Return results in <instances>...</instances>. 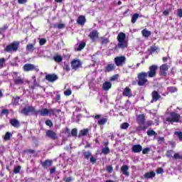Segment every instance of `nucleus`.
Returning <instances> with one entry per match:
<instances>
[{
    "instance_id": "11",
    "label": "nucleus",
    "mask_w": 182,
    "mask_h": 182,
    "mask_svg": "<svg viewBox=\"0 0 182 182\" xmlns=\"http://www.w3.org/2000/svg\"><path fill=\"white\" fill-rule=\"evenodd\" d=\"M46 136L51 140H56L58 139V134H56V132H55L53 130L50 129H48L46 132Z\"/></svg>"
},
{
    "instance_id": "57",
    "label": "nucleus",
    "mask_w": 182,
    "mask_h": 182,
    "mask_svg": "<svg viewBox=\"0 0 182 182\" xmlns=\"http://www.w3.org/2000/svg\"><path fill=\"white\" fill-rule=\"evenodd\" d=\"M110 42V41H109V38H104L102 41V45H106L107 43H109Z\"/></svg>"
},
{
    "instance_id": "36",
    "label": "nucleus",
    "mask_w": 182,
    "mask_h": 182,
    "mask_svg": "<svg viewBox=\"0 0 182 182\" xmlns=\"http://www.w3.org/2000/svg\"><path fill=\"white\" fill-rule=\"evenodd\" d=\"M53 28L57 29H65L66 25H65V23H56L53 25Z\"/></svg>"
},
{
    "instance_id": "27",
    "label": "nucleus",
    "mask_w": 182,
    "mask_h": 182,
    "mask_svg": "<svg viewBox=\"0 0 182 182\" xmlns=\"http://www.w3.org/2000/svg\"><path fill=\"white\" fill-rule=\"evenodd\" d=\"M144 178H153L156 177V173L153 171L147 172L144 175Z\"/></svg>"
},
{
    "instance_id": "32",
    "label": "nucleus",
    "mask_w": 182,
    "mask_h": 182,
    "mask_svg": "<svg viewBox=\"0 0 182 182\" xmlns=\"http://www.w3.org/2000/svg\"><path fill=\"white\" fill-rule=\"evenodd\" d=\"M89 133V129H83L82 130L80 131V133L78 134V137H83L86 136Z\"/></svg>"
},
{
    "instance_id": "55",
    "label": "nucleus",
    "mask_w": 182,
    "mask_h": 182,
    "mask_svg": "<svg viewBox=\"0 0 182 182\" xmlns=\"http://www.w3.org/2000/svg\"><path fill=\"white\" fill-rule=\"evenodd\" d=\"M63 70H65V72H69L70 70V67L69 66V64L65 63L63 66Z\"/></svg>"
},
{
    "instance_id": "51",
    "label": "nucleus",
    "mask_w": 182,
    "mask_h": 182,
    "mask_svg": "<svg viewBox=\"0 0 182 182\" xmlns=\"http://www.w3.org/2000/svg\"><path fill=\"white\" fill-rule=\"evenodd\" d=\"M8 28H9V26L8 24H5L3 27L0 28V32L1 33L5 32L6 29H8Z\"/></svg>"
},
{
    "instance_id": "53",
    "label": "nucleus",
    "mask_w": 182,
    "mask_h": 182,
    "mask_svg": "<svg viewBox=\"0 0 182 182\" xmlns=\"http://www.w3.org/2000/svg\"><path fill=\"white\" fill-rule=\"evenodd\" d=\"M46 126H48L49 127H53V122L50 119H47L46 121Z\"/></svg>"
},
{
    "instance_id": "30",
    "label": "nucleus",
    "mask_w": 182,
    "mask_h": 182,
    "mask_svg": "<svg viewBox=\"0 0 182 182\" xmlns=\"http://www.w3.org/2000/svg\"><path fill=\"white\" fill-rule=\"evenodd\" d=\"M38 112L40 113V116H48L49 109H48V108H43L38 111Z\"/></svg>"
},
{
    "instance_id": "37",
    "label": "nucleus",
    "mask_w": 182,
    "mask_h": 182,
    "mask_svg": "<svg viewBox=\"0 0 182 182\" xmlns=\"http://www.w3.org/2000/svg\"><path fill=\"white\" fill-rule=\"evenodd\" d=\"M146 134L149 137H151V136H154L156 137V136H157V132L153 129H149L146 132Z\"/></svg>"
},
{
    "instance_id": "43",
    "label": "nucleus",
    "mask_w": 182,
    "mask_h": 182,
    "mask_svg": "<svg viewBox=\"0 0 182 182\" xmlns=\"http://www.w3.org/2000/svg\"><path fill=\"white\" fill-rule=\"evenodd\" d=\"M69 136H73V137H77V129H73L71 130V134H69Z\"/></svg>"
},
{
    "instance_id": "33",
    "label": "nucleus",
    "mask_w": 182,
    "mask_h": 182,
    "mask_svg": "<svg viewBox=\"0 0 182 182\" xmlns=\"http://www.w3.org/2000/svg\"><path fill=\"white\" fill-rule=\"evenodd\" d=\"M14 100L11 102V105H13V106H18L19 105V100L21 99V97L19 96H16L13 97Z\"/></svg>"
},
{
    "instance_id": "50",
    "label": "nucleus",
    "mask_w": 182,
    "mask_h": 182,
    "mask_svg": "<svg viewBox=\"0 0 182 182\" xmlns=\"http://www.w3.org/2000/svg\"><path fill=\"white\" fill-rule=\"evenodd\" d=\"M173 159H175V160H182V155L176 153L173 155Z\"/></svg>"
},
{
    "instance_id": "26",
    "label": "nucleus",
    "mask_w": 182,
    "mask_h": 182,
    "mask_svg": "<svg viewBox=\"0 0 182 182\" xmlns=\"http://www.w3.org/2000/svg\"><path fill=\"white\" fill-rule=\"evenodd\" d=\"M109 89H112V82H105L102 85V90H109Z\"/></svg>"
},
{
    "instance_id": "44",
    "label": "nucleus",
    "mask_w": 182,
    "mask_h": 182,
    "mask_svg": "<svg viewBox=\"0 0 182 182\" xmlns=\"http://www.w3.org/2000/svg\"><path fill=\"white\" fill-rule=\"evenodd\" d=\"M36 87H39V83L36 81V80H34L33 81V85L30 86V88L33 90Z\"/></svg>"
},
{
    "instance_id": "9",
    "label": "nucleus",
    "mask_w": 182,
    "mask_h": 182,
    "mask_svg": "<svg viewBox=\"0 0 182 182\" xmlns=\"http://www.w3.org/2000/svg\"><path fill=\"white\" fill-rule=\"evenodd\" d=\"M71 68L73 70H77V69L82 68V61L79 59H73L71 61Z\"/></svg>"
},
{
    "instance_id": "20",
    "label": "nucleus",
    "mask_w": 182,
    "mask_h": 182,
    "mask_svg": "<svg viewBox=\"0 0 182 182\" xmlns=\"http://www.w3.org/2000/svg\"><path fill=\"white\" fill-rule=\"evenodd\" d=\"M152 101L151 102H158L161 98V95L159 94V92L154 90L151 92Z\"/></svg>"
},
{
    "instance_id": "21",
    "label": "nucleus",
    "mask_w": 182,
    "mask_h": 182,
    "mask_svg": "<svg viewBox=\"0 0 182 182\" xmlns=\"http://www.w3.org/2000/svg\"><path fill=\"white\" fill-rule=\"evenodd\" d=\"M143 150V146L140 144L133 145L132 147V151L133 153H140Z\"/></svg>"
},
{
    "instance_id": "23",
    "label": "nucleus",
    "mask_w": 182,
    "mask_h": 182,
    "mask_svg": "<svg viewBox=\"0 0 182 182\" xmlns=\"http://www.w3.org/2000/svg\"><path fill=\"white\" fill-rule=\"evenodd\" d=\"M145 124L144 126H139L138 127V130H146V129H149V127H150V126H153V121H147L144 124Z\"/></svg>"
},
{
    "instance_id": "2",
    "label": "nucleus",
    "mask_w": 182,
    "mask_h": 182,
    "mask_svg": "<svg viewBox=\"0 0 182 182\" xmlns=\"http://www.w3.org/2000/svg\"><path fill=\"white\" fill-rule=\"evenodd\" d=\"M149 75L146 72H141L137 74V85L138 86H145V85H149Z\"/></svg>"
},
{
    "instance_id": "64",
    "label": "nucleus",
    "mask_w": 182,
    "mask_h": 182,
    "mask_svg": "<svg viewBox=\"0 0 182 182\" xmlns=\"http://www.w3.org/2000/svg\"><path fill=\"white\" fill-rule=\"evenodd\" d=\"M178 16L179 18H182V9H178Z\"/></svg>"
},
{
    "instance_id": "40",
    "label": "nucleus",
    "mask_w": 182,
    "mask_h": 182,
    "mask_svg": "<svg viewBox=\"0 0 182 182\" xmlns=\"http://www.w3.org/2000/svg\"><path fill=\"white\" fill-rule=\"evenodd\" d=\"M86 47V43L82 42L79 44L78 48H77V52H80V50L85 49Z\"/></svg>"
},
{
    "instance_id": "22",
    "label": "nucleus",
    "mask_w": 182,
    "mask_h": 182,
    "mask_svg": "<svg viewBox=\"0 0 182 182\" xmlns=\"http://www.w3.org/2000/svg\"><path fill=\"white\" fill-rule=\"evenodd\" d=\"M10 124L16 129H18V127H21V122H19V121L15 118L10 119Z\"/></svg>"
},
{
    "instance_id": "62",
    "label": "nucleus",
    "mask_w": 182,
    "mask_h": 182,
    "mask_svg": "<svg viewBox=\"0 0 182 182\" xmlns=\"http://www.w3.org/2000/svg\"><path fill=\"white\" fill-rule=\"evenodd\" d=\"M107 173H112L113 171V166L112 165L107 166Z\"/></svg>"
},
{
    "instance_id": "52",
    "label": "nucleus",
    "mask_w": 182,
    "mask_h": 182,
    "mask_svg": "<svg viewBox=\"0 0 182 182\" xmlns=\"http://www.w3.org/2000/svg\"><path fill=\"white\" fill-rule=\"evenodd\" d=\"M150 148L146 147V148H144L141 151H142V154H149V152L150 151Z\"/></svg>"
},
{
    "instance_id": "46",
    "label": "nucleus",
    "mask_w": 182,
    "mask_h": 182,
    "mask_svg": "<svg viewBox=\"0 0 182 182\" xmlns=\"http://www.w3.org/2000/svg\"><path fill=\"white\" fill-rule=\"evenodd\" d=\"M105 123H107V118H103L99 120L97 124H99V126H103Z\"/></svg>"
},
{
    "instance_id": "59",
    "label": "nucleus",
    "mask_w": 182,
    "mask_h": 182,
    "mask_svg": "<svg viewBox=\"0 0 182 182\" xmlns=\"http://www.w3.org/2000/svg\"><path fill=\"white\" fill-rule=\"evenodd\" d=\"M158 143H163L164 141V136H158L157 137Z\"/></svg>"
},
{
    "instance_id": "47",
    "label": "nucleus",
    "mask_w": 182,
    "mask_h": 182,
    "mask_svg": "<svg viewBox=\"0 0 182 182\" xmlns=\"http://www.w3.org/2000/svg\"><path fill=\"white\" fill-rule=\"evenodd\" d=\"M11 136H12V134H11V132H7L4 135V140H5L6 141L10 140Z\"/></svg>"
},
{
    "instance_id": "14",
    "label": "nucleus",
    "mask_w": 182,
    "mask_h": 182,
    "mask_svg": "<svg viewBox=\"0 0 182 182\" xmlns=\"http://www.w3.org/2000/svg\"><path fill=\"white\" fill-rule=\"evenodd\" d=\"M122 95L125 97H133V92H132V89H130L129 87H126L122 92Z\"/></svg>"
},
{
    "instance_id": "24",
    "label": "nucleus",
    "mask_w": 182,
    "mask_h": 182,
    "mask_svg": "<svg viewBox=\"0 0 182 182\" xmlns=\"http://www.w3.org/2000/svg\"><path fill=\"white\" fill-rule=\"evenodd\" d=\"M121 171L123 176L126 177H129L130 176V173H129V166L127 165H124L121 167Z\"/></svg>"
},
{
    "instance_id": "6",
    "label": "nucleus",
    "mask_w": 182,
    "mask_h": 182,
    "mask_svg": "<svg viewBox=\"0 0 182 182\" xmlns=\"http://www.w3.org/2000/svg\"><path fill=\"white\" fill-rule=\"evenodd\" d=\"M23 70L24 72H39V67L31 63H27L23 66Z\"/></svg>"
},
{
    "instance_id": "56",
    "label": "nucleus",
    "mask_w": 182,
    "mask_h": 182,
    "mask_svg": "<svg viewBox=\"0 0 182 182\" xmlns=\"http://www.w3.org/2000/svg\"><path fill=\"white\" fill-rule=\"evenodd\" d=\"M65 96H70L72 95V90L70 89H68L64 92Z\"/></svg>"
},
{
    "instance_id": "61",
    "label": "nucleus",
    "mask_w": 182,
    "mask_h": 182,
    "mask_svg": "<svg viewBox=\"0 0 182 182\" xmlns=\"http://www.w3.org/2000/svg\"><path fill=\"white\" fill-rule=\"evenodd\" d=\"M64 181L65 182H72V181H73V178H72V176H69L68 178H64Z\"/></svg>"
},
{
    "instance_id": "3",
    "label": "nucleus",
    "mask_w": 182,
    "mask_h": 182,
    "mask_svg": "<svg viewBox=\"0 0 182 182\" xmlns=\"http://www.w3.org/2000/svg\"><path fill=\"white\" fill-rule=\"evenodd\" d=\"M18 49H19V41H14L6 46L4 52L12 53V52H18Z\"/></svg>"
},
{
    "instance_id": "5",
    "label": "nucleus",
    "mask_w": 182,
    "mask_h": 182,
    "mask_svg": "<svg viewBox=\"0 0 182 182\" xmlns=\"http://www.w3.org/2000/svg\"><path fill=\"white\" fill-rule=\"evenodd\" d=\"M114 62L115 63V66H117L118 68H122V66L126 65V56H117L114 58Z\"/></svg>"
},
{
    "instance_id": "28",
    "label": "nucleus",
    "mask_w": 182,
    "mask_h": 182,
    "mask_svg": "<svg viewBox=\"0 0 182 182\" xmlns=\"http://www.w3.org/2000/svg\"><path fill=\"white\" fill-rule=\"evenodd\" d=\"M141 35L144 38H149V36H151V31L145 28L141 31Z\"/></svg>"
},
{
    "instance_id": "35",
    "label": "nucleus",
    "mask_w": 182,
    "mask_h": 182,
    "mask_svg": "<svg viewBox=\"0 0 182 182\" xmlns=\"http://www.w3.org/2000/svg\"><path fill=\"white\" fill-rule=\"evenodd\" d=\"M129 127H130V124H129L128 122H123L120 125V129L122 130H127V129H129Z\"/></svg>"
},
{
    "instance_id": "12",
    "label": "nucleus",
    "mask_w": 182,
    "mask_h": 182,
    "mask_svg": "<svg viewBox=\"0 0 182 182\" xmlns=\"http://www.w3.org/2000/svg\"><path fill=\"white\" fill-rule=\"evenodd\" d=\"M88 36L92 42H96V39H99V32L97 30H93L90 33Z\"/></svg>"
},
{
    "instance_id": "39",
    "label": "nucleus",
    "mask_w": 182,
    "mask_h": 182,
    "mask_svg": "<svg viewBox=\"0 0 182 182\" xmlns=\"http://www.w3.org/2000/svg\"><path fill=\"white\" fill-rule=\"evenodd\" d=\"M139 16H140L137 13H135L134 14H133L131 20L132 23H136V21L139 19Z\"/></svg>"
},
{
    "instance_id": "13",
    "label": "nucleus",
    "mask_w": 182,
    "mask_h": 182,
    "mask_svg": "<svg viewBox=\"0 0 182 182\" xmlns=\"http://www.w3.org/2000/svg\"><path fill=\"white\" fill-rule=\"evenodd\" d=\"M45 79L46 80H48V82H50V83H53V82H55V80H58L59 77L56 75V74H48L46 75Z\"/></svg>"
},
{
    "instance_id": "41",
    "label": "nucleus",
    "mask_w": 182,
    "mask_h": 182,
    "mask_svg": "<svg viewBox=\"0 0 182 182\" xmlns=\"http://www.w3.org/2000/svg\"><path fill=\"white\" fill-rule=\"evenodd\" d=\"M173 154H174V150L173 149H169L168 151H166V157H168V159L173 157Z\"/></svg>"
},
{
    "instance_id": "60",
    "label": "nucleus",
    "mask_w": 182,
    "mask_h": 182,
    "mask_svg": "<svg viewBox=\"0 0 182 182\" xmlns=\"http://www.w3.org/2000/svg\"><path fill=\"white\" fill-rule=\"evenodd\" d=\"M1 114H6V116H8V114H9V110L6 109H2Z\"/></svg>"
},
{
    "instance_id": "25",
    "label": "nucleus",
    "mask_w": 182,
    "mask_h": 182,
    "mask_svg": "<svg viewBox=\"0 0 182 182\" xmlns=\"http://www.w3.org/2000/svg\"><path fill=\"white\" fill-rule=\"evenodd\" d=\"M77 23L83 26L86 23V17L85 16H79L77 20Z\"/></svg>"
},
{
    "instance_id": "42",
    "label": "nucleus",
    "mask_w": 182,
    "mask_h": 182,
    "mask_svg": "<svg viewBox=\"0 0 182 182\" xmlns=\"http://www.w3.org/2000/svg\"><path fill=\"white\" fill-rule=\"evenodd\" d=\"M21 168H22V166H15L14 170H13V173H14V174H19V173L21 172Z\"/></svg>"
},
{
    "instance_id": "45",
    "label": "nucleus",
    "mask_w": 182,
    "mask_h": 182,
    "mask_svg": "<svg viewBox=\"0 0 182 182\" xmlns=\"http://www.w3.org/2000/svg\"><path fill=\"white\" fill-rule=\"evenodd\" d=\"M102 154H105V156H106V155L109 154V153H110V149L109 147L102 148Z\"/></svg>"
},
{
    "instance_id": "10",
    "label": "nucleus",
    "mask_w": 182,
    "mask_h": 182,
    "mask_svg": "<svg viewBox=\"0 0 182 182\" xmlns=\"http://www.w3.org/2000/svg\"><path fill=\"white\" fill-rule=\"evenodd\" d=\"M35 112V107L33 106H27L23 108L21 111V114H24V116H29L30 113Z\"/></svg>"
},
{
    "instance_id": "16",
    "label": "nucleus",
    "mask_w": 182,
    "mask_h": 182,
    "mask_svg": "<svg viewBox=\"0 0 182 182\" xmlns=\"http://www.w3.org/2000/svg\"><path fill=\"white\" fill-rule=\"evenodd\" d=\"M136 122L139 126H141V124H144L146 123V116L144 114H139L136 117Z\"/></svg>"
},
{
    "instance_id": "38",
    "label": "nucleus",
    "mask_w": 182,
    "mask_h": 182,
    "mask_svg": "<svg viewBox=\"0 0 182 182\" xmlns=\"http://www.w3.org/2000/svg\"><path fill=\"white\" fill-rule=\"evenodd\" d=\"M84 159L89 160L92 157V153L90 151L83 152Z\"/></svg>"
},
{
    "instance_id": "48",
    "label": "nucleus",
    "mask_w": 182,
    "mask_h": 182,
    "mask_svg": "<svg viewBox=\"0 0 182 182\" xmlns=\"http://www.w3.org/2000/svg\"><path fill=\"white\" fill-rule=\"evenodd\" d=\"M6 62V59L4 58H0V69H2L4 68V65H5V63Z\"/></svg>"
},
{
    "instance_id": "34",
    "label": "nucleus",
    "mask_w": 182,
    "mask_h": 182,
    "mask_svg": "<svg viewBox=\"0 0 182 182\" xmlns=\"http://www.w3.org/2000/svg\"><path fill=\"white\" fill-rule=\"evenodd\" d=\"M159 50V47L157 46H151L149 49H148V52L149 55H153L154 52H157Z\"/></svg>"
},
{
    "instance_id": "4",
    "label": "nucleus",
    "mask_w": 182,
    "mask_h": 182,
    "mask_svg": "<svg viewBox=\"0 0 182 182\" xmlns=\"http://www.w3.org/2000/svg\"><path fill=\"white\" fill-rule=\"evenodd\" d=\"M181 119V116L180 114L172 112L169 113V117L166 118V122H168L169 123H180Z\"/></svg>"
},
{
    "instance_id": "8",
    "label": "nucleus",
    "mask_w": 182,
    "mask_h": 182,
    "mask_svg": "<svg viewBox=\"0 0 182 182\" xmlns=\"http://www.w3.org/2000/svg\"><path fill=\"white\" fill-rule=\"evenodd\" d=\"M167 72H168V65H167V63L162 64L159 67V76L167 77Z\"/></svg>"
},
{
    "instance_id": "63",
    "label": "nucleus",
    "mask_w": 182,
    "mask_h": 182,
    "mask_svg": "<svg viewBox=\"0 0 182 182\" xmlns=\"http://www.w3.org/2000/svg\"><path fill=\"white\" fill-rule=\"evenodd\" d=\"M176 134L178 137L179 140H182V132H176Z\"/></svg>"
},
{
    "instance_id": "15",
    "label": "nucleus",
    "mask_w": 182,
    "mask_h": 182,
    "mask_svg": "<svg viewBox=\"0 0 182 182\" xmlns=\"http://www.w3.org/2000/svg\"><path fill=\"white\" fill-rule=\"evenodd\" d=\"M41 164L45 170L48 169V167L52 166V164H53V161L50 159H46L44 161H41Z\"/></svg>"
},
{
    "instance_id": "19",
    "label": "nucleus",
    "mask_w": 182,
    "mask_h": 182,
    "mask_svg": "<svg viewBox=\"0 0 182 182\" xmlns=\"http://www.w3.org/2000/svg\"><path fill=\"white\" fill-rule=\"evenodd\" d=\"M14 83L16 86H21L25 83V81L21 76H17L16 77L14 78Z\"/></svg>"
},
{
    "instance_id": "31",
    "label": "nucleus",
    "mask_w": 182,
    "mask_h": 182,
    "mask_svg": "<svg viewBox=\"0 0 182 182\" xmlns=\"http://www.w3.org/2000/svg\"><path fill=\"white\" fill-rule=\"evenodd\" d=\"M53 60L56 62V63H60L62 60H63V57L60 55H54L53 58Z\"/></svg>"
},
{
    "instance_id": "58",
    "label": "nucleus",
    "mask_w": 182,
    "mask_h": 182,
    "mask_svg": "<svg viewBox=\"0 0 182 182\" xmlns=\"http://www.w3.org/2000/svg\"><path fill=\"white\" fill-rule=\"evenodd\" d=\"M45 43H46V40L45 38H41L39 41V45L43 46V45H45Z\"/></svg>"
},
{
    "instance_id": "7",
    "label": "nucleus",
    "mask_w": 182,
    "mask_h": 182,
    "mask_svg": "<svg viewBox=\"0 0 182 182\" xmlns=\"http://www.w3.org/2000/svg\"><path fill=\"white\" fill-rule=\"evenodd\" d=\"M157 69H159V66H157V65H150L149 68V71L146 72L148 77H155V76L157 75Z\"/></svg>"
},
{
    "instance_id": "17",
    "label": "nucleus",
    "mask_w": 182,
    "mask_h": 182,
    "mask_svg": "<svg viewBox=\"0 0 182 182\" xmlns=\"http://www.w3.org/2000/svg\"><path fill=\"white\" fill-rule=\"evenodd\" d=\"M116 70V64L114 63H108L105 68V72H114Z\"/></svg>"
},
{
    "instance_id": "18",
    "label": "nucleus",
    "mask_w": 182,
    "mask_h": 182,
    "mask_svg": "<svg viewBox=\"0 0 182 182\" xmlns=\"http://www.w3.org/2000/svg\"><path fill=\"white\" fill-rule=\"evenodd\" d=\"M35 45H36V41H34L33 43H28L26 47L27 52L33 53V50L36 49Z\"/></svg>"
},
{
    "instance_id": "1",
    "label": "nucleus",
    "mask_w": 182,
    "mask_h": 182,
    "mask_svg": "<svg viewBox=\"0 0 182 182\" xmlns=\"http://www.w3.org/2000/svg\"><path fill=\"white\" fill-rule=\"evenodd\" d=\"M117 41H118V48L119 49H126L128 46V43L126 41V33L123 32H120L117 37Z\"/></svg>"
},
{
    "instance_id": "54",
    "label": "nucleus",
    "mask_w": 182,
    "mask_h": 182,
    "mask_svg": "<svg viewBox=\"0 0 182 182\" xmlns=\"http://www.w3.org/2000/svg\"><path fill=\"white\" fill-rule=\"evenodd\" d=\"M97 159H96V157H95L94 156H92L91 155V156L90 157V163H92V164H95V163H96V161H97Z\"/></svg>"
},
{
    "instance_id": "29",
    "label": "nucleus",
    "mask_w": 182,
    "mask_h": 182,
    "mask_svg": "<svg viewBox=\"0 0 182 182\" xmlns=\"http://www.w3.org/2000/svg\"><path fill=\"white\" fill-rule=\"evenodd\" d=\"M57 113H60V109H58L56 108H53L48 109V114L50 116L52 114L53 116H55Z\"/></svg>"
},
{
    "instance_id": "49",
    "label": "nucleus",
    "mask_w": 182,
    "mask_h": 182,
    "mask_svg": "<svg viewBox=\"0 0 182 182\" xmlns=\"http://www.w3.org/2000/svg\"><path fill=\"white\" fill-rule=\"evenodd\" d=\"M168 90L170 93H176L177 92L178 89L176 87H169Z\"/></svg>"
}]
</instances>
